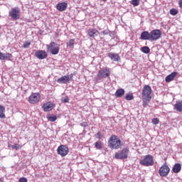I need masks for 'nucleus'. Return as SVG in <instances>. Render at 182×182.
Wrapping results in <instances>:
<instances>
[{
  "instance_id": "obj_1",
  "label": "nucleus",
  "mask_w": 182,
  "mask_h": 182,
  "mask_svg": "<svg viewBox=\"0 0 182 182\" xmlns=\"http://www.w3.org/2000/svg\"><path fill=\"white\" fill-rule=\"evenodd\" d=\"M108 146L112 150H117L122 147V141L117 135H112L108 141Z\"/></svg>"
},
{
  "instance_id": "obj_2",
  "label": "nucleus",
  "mask_w": 182,
  "mask_h": 182,
  "mask_svg": "<svg viewBox=\"0 0 182 182\" xmlns=\"http://www.w3.org/2000/svg\"><path fill=\"white\" fill-rule=\"evenodd\" d=\"M129 148H124L122 151L116 152L114 159L116 160H126L129 157Z\"/></svg>"
},
{
  "instance_id": "obj_3",
  "label": "nucleus",
  "mask_w": 182,
  "mask_h": 182,
  "mask_svg": "<svg viewBox=\"0 0 182 182\" xmlns=\"http://www.w3.org/2000/svg\"><path fill=\"white\" fill-rule=\"evenodd\" d=\"M140 164L141 166H145L146 167H149V166L154 165V158L151 155H146L144 159L140 161Z\"/></svg>"
},
{
  "instance_id": "obj_4",
  "label": "nucleus",
  "mask_w": 182,
  "mask_h": 182,
  "mask_svg": "<svg viewBox=\"0 0 182 182\" xmlns=\"http://www.w3.org/2000/svg\"><path fill=\"white\" fill-rule=\"evenodd\" d=\"M9 16L11 17L13 21H18L21 18V10L19 8L15 7L9 11Z\"/></svg>"
},
{
  "instance_id": "obj_5",
  "label": "nucleus",
  "mask_w": 182,
  "mask_h": 182,
  "mask_svg": "<svg viewBox=\"0 0 182 182\" xmlns=\"http://www.w3.org/2000/svg\"><path fill=\"white\" fill-rule=\"evenodd\" d=\"M73 78V74H70V75H64L58 78L56 82L57 83H60V85H66L69 83V82L72 81Z\"/></svg>"
},
{
  "instance_id": "obj_6",
  "label": "nucleus",
  "mask_w": 182,
  "mask_h": 182,
  "mask_svg": "<svg viewBox=\"0 0 182 182\" xmlns=\"http://www.w3.org/2000/svg\"><path fill=\"white\" fill-rule=\"evenodd\" d=\"M159 176L161 177H166V176H168L170 173V167L167 163H165L159 170Z\"/></svg>"
},
{
  "instance_id": "obj_7",
  "label": "nucleus",
  "mask_w": 182,
  "mask_h": 182,
  "mask_svg": "<svg viewBox=\"0 0 182 182\" xmlns=\"http://www.w3.org/2000/svg\"><path fill=\"white\" fill-rule=\"evenodd\" d=\"M48 49L50 51L52 55H58L59 53V45L56 44L55 42H51L48 46Z\"/></svg>"
},
{
  "instance_id": "obj_8",
  "label": "nucleus",
  "mask_w": 182,
  "mask_h": 182,
  "mask_svg": "<svg viewBox=\"0 0 182 182\" xmlns=\"http://www.w3.org/2000/svg\"><path fill=\"white\" fill-rule=\"evenodd\" d=\"M151 87L149 85H145L142 90V97L147 98V99H151Z\"/></svg>"
},
{
  "instance_id": "obj_9",
  "label": "nucleus",
  "mask_w": 182,
  "mask_h": 182,
  "mask_svg": "<svg viewBox=\"0 0 182 182\" xmlns=\"http://www.w3.org/2000/svg\"><path fill=\"white\" fill-rule=\"evenodd\" d=\"M39 100H41V95L38 92L31 94L28 97V102L31 105H35L36 103H38Z\"/></svg>"
},
{
  "instance_id": "obj_10",
  "label": "nucleus",
  "mask_w": 182,
  "mask_h": 182,
  "mask_svg": "<svg viewBox=\"0 0 182 182\" xmlns=\"http://www.w3.org/2000/svg\"><path fill=\"white\" fill-rule=\"evenodd\" d=\"M151 33V41H159V38H161V31L159 29L153 30L150 32Z\"/></svg>"
},
{
  "instance_id": "obj_11",
  "label": "nucleus",
  "mask_w": 182,
  "mask_h": 182,
  "mask_svg": "<svg viewBox=\"0 0 182 182\" xmlns=\"http://www.w3.org/2000/svg\"><path fill=\"white\" fill-rule=\"evenodd\" d=\"M57 152L62 157H65V156H68V153H69V149L67 148V146L65 145H60L58 146Z\"/></svg>"
},
{
  "instance_id": "obj_12",
  "label": "nucleus",
  "mask_w": 182,
  "mask_h": 182,
  "mask_svg": "<svg viewBox=\"0 0 182 182\" xmlns=\"http://www.w3.org/2000/svg\"><path fill=\"white\" fill-rule=\"evenodd\" d=\"M97 76L102 79L109 77V76H110V70H109V68H102V70H99Z\"/></svg>"
},
{
  "instance_id": "obj_13",
  "label": "nucleus",
  "mask_w": 182,
  "mask_h": 182,
  "mask_svg": "<svg viewBox=\"0 0 182 182\" xmlns=\"http://www.w3.org/2000/svg\"><path fill=\"white\" fill-rule=\"evenodd\" d=\"M35 56L38 59H46V58H48V53L43 50H38L36 52Z\"/></svg>"
},
{
  "instance_id": "obj_14",
  "label": "nucleus",
  "mask_w": 182,
  "mask_h": 182,
  "mask_svg": "<svg viewBox=\"0 0 182 182\" xmlns=\"http://www.w3.org/2000/svg\"><path fill=\"white\" fill-rule=\"evenodd\" d=\"M87 33L90 38H96L99 35V31L96 28H90L87 31Z\"/></svg>"
},
{
  "instance_id": "obj_15",
  "label": "nucleus",
  "mask_w": 182,
  "mask_h": 182,
  "mask_svg": "<svg viewBox=\"0 0 182 182\" xmlns=\"http://www.w3.org/2000/svg\"><path fill=\"white\" fill-rule=\"evenodd\" d=\"M56 8L58 11H60V12H63V11H66V9H68V3L66 2L58 3L56 5Z\"/></svg>"
},
{
  "instance_id": "obj_16",
  "label": "nucleus",
  "mask_w": 182,
  "mask_h": 182,
  "mask_svg": "<svg viewBox=\"0 0 182 182\" xmlns=\"http://www.w3.org/2000/svg\"><path fill=\"white\" fill-rule=\"evenodd\" d=\"M55 107V105L53 103L48 102L46 104H43L42 108L43 109L44 112H50Z\"/></svg>"
},
{
  "instance_id": "obj_17",
  "label": "nucleus",
  "mask_w": 182,
  "mask_h": 182,
  "mask_svg": "<svg viewBox=\"0 0 182 182\" xmlns=\"http://www.w3.org/2000/svg\"><path fill=\"white\" fill-rule=\"evenodd\" d=\"M140 39H142V41H151V33L149 31L142 32Z\"/></svg>"
},
{
  "instance_id": "obj_18",
  "label": "nucleus",
  "mask_w": 182,
  "mask_h": 182,
  "mask_svg": "<svg viewBox=\"0 0 182 182\" xmlns=\"http://www.w3.org/2000/svg\"><path fill=\"white\" fill-rule=\"evenodd\" d=\"M108 58H110L113 62H119L120 60V56L117 53H109Z\"/></svg>"
},
{
  "instance_id": "obj_19",
  "label": "nucleus",
  "mask_w": 182,
  "mask_h": 182,
  "mask_svg": "<svg viewBox=\"0 0 182 182\" xmlns=\"http://www.w3.org/2000/svg\"><path fill=\"white\" fill-rule=\"evenodd\" d=\"M176 76H177V72H173L170 75H167L165 78L166 83H169V82L174 80V77H176Z\"/></svg>"
},
{
  "instance_id": "obj_20",
  "label": "nucleus",
  "mask_w": 182,
  "mask_h": 182,
  "mask_svg": "<svg viewBox=\"0 0 182 182\" xmlns=\"http://www.w3.org/2000/svg\"><path fill=\"white\" fill-rule=\"evenodd\" d=\"M173 109L176 110V112H182V100L176 102V103L174 105Z\"/></svg>"
},
{
  "instance_id": "obj_21",
  "label": "nucleus",
  "mask_w": 182,
  "mask_h": 182,
  "mask_svg": "<svg viewBox=\"0 0 182 182\" xmlns=\"http://www.w3.org/2000/svg\"><path fill=\"white\" fill-rule=\"evenodd\" d=\"M172 171H173V173H180V171H181V164H176L173 168Z\"/></svg>"
},
{
  "instance_id": "obj_22",
  "label": "nucleus",
  "mask_w": 182,
  "mask_h": 182,
  "mask_svg": "<svg viewBox=\"0 0 182 182\" xmlns=\"http://www.w3.org/2000/svg\"><path fill=\"white\" fill-rule=\"evenodd\" d=\"M124 95V90L123 89H119L115 92L116 97H122Z\"/></svg>"
},
{
  "instance_id": "obj_23",
  "label": "nucleus",
  "mask_w": 182,
  "mask_h": 182,
  "mask_svg": "<svg viewBox=\"0 0 182 182\" xmlns=\"http://www.w3.org/2000/svg\"><path fill=\"white\" fill-rule=\"evenodd\" d=\"M150 100H151V98H144V97H142V102H143L142 106L144 107H147V106H149V102Z\"/></svg>"
},
{
  "instance_id": "obj_24",
  "label": "nucleus",
  "mask_w": 182,
  "mask_h": 182,
  "mask_svg": "<svg viewBox=\"0 0 182 182\" xmlns=\"http://www.w3.org/2000/svg\"><path fill=\"white\" fill-rule=\"evenodd\" d=\"M95 146L97 149V150H102V149H103V144L100 141H97V142H95Z\"/></svg>"
},
{
  "instance_id": "obj_25",
  "label": "nucleus",
  "mask_w": 182,
  "mask_h": 182,
  "mask_svg": "<svg viewBox=\"0 0 182 182\" xmlns=\"http://www.w3.org/2000/svg\"><path fill=\"white\" fill-rule=\"evenodd\" d=\"M47 119L49 122H56L58 117L56 115L52 114L47 117Z\"/></svg>"
},
{
  "instance_id": "obj_26",
  "label": "nucleus",
  "mask_w": 182,
  "mask_h": 182,
  "mask_svg": "<svg viewBox=\"0 0 182 182\" xmlns=\"http://www.w3.org/2000/svg\"><path fill=\"white\" fill-rule=\"evenodd\" d=\"M11 58H12V54L4 53V60H10Z\"/></svg>"
},
{
  "instance_id": "obj_27",
  "label": "nucleus",
  "mask_w": 182,
  "mask_h": 182,
  "mask_svg": "<svg viewBox=\"0 0 182 182\" xmlns=\"http://www.w3.org/2000/svg\"><path fill=\"white\" fill-rule=\"evenodd\" d=\"M141 52H143V53H150V48H149L148 46H144L141 48Z\"/></svg>"
},
{
  "instance_id": "obj_28",
  "label": "nucleus",
  "mask_w": 182,
  "mask_h": 182,
  "mask_svg": "<svg viewBox=\"0 0 182 182\" xmlns=\"http://www.w3.org/2000/svg\"><path fill=\"white\" fill-rule=\"evenodd\" d=\"M132 5L133 6H139L140 5V0H132Z\"/></svg>"
},
{
  "instance_id": "obj_29",
  "label": "nucleus",
  "mask_w": 182,
  "mask_h": 182,
  "mask_svg": "<svg viewBox=\"0 0 182 182\" xmlns=\"http://www.w3.org/2000/svg\"><path fill=\"white\" fill-rule=\"evenodd\" d=\"M125 99L126 100H133L134 97H133L132 94H126Z\"/></svg>"
},
{
  "instance_id": "obj_30",
  "label": "nucleus",
  "mask_w": 182,
  "mask_h": 182,
  "mask_svg": "<svg viewBox=\"0 0 182 182\" xmlns=\"http://www.w3.org/2000/svg\"><path fill=\"white\" fill-rule=\"evenodd\" d=\"M11 148L14 149V150H20V149H21L22 146L18 144H15L11 146Z\"/></svg>"
},
{
  "instance_id": "obj_31",
  "label": "nucleus",
  "mask_w": 182,
  "mask_h": 182,
  "mask_svg": "<svg viewBox=\"0 0 182 182\" xmlns=\"http://www.w3.org/2000/svg\"><path fill=\"white\" fill-rule=\"evenodd\" d=\"M29 46H31V41H26V42L23 43L22 48H24V49H26V48H29Z\"/></svg>"
},
{
  "instance_id": "obj_32",
  "label": "nucleus",
  "mask_w": 182,
  "mask_h": 182,
  "mask_svg": "<svg viewBox=\"0 0 182 182\" xmlns=\"http://www.w3.org/2000/svg\"><path fill=\"white\" fill-rule=\"evenodd\" d=\"M68 46H70V48H72L73 45H75V40L70 39L68 43H67Z\"/></svg>"
},
{
  "instance_id": "obj_33",
  "label": "nucleus",
  "mask_w": 182,
  "mask_h": 182,
  "mask_svg": "<svg viewBox=\"0 0 182 182\" xmlns=\"http://www.w3.org/2000/svg\"><path fill=\"white\" fill-rule=\"evenodd\" d=\"M171 15H177L178 14V11L176 9H172L170 10Z\"/></svg>"
},
{
  "instance_id": "obj_34",
  "label": "nucleus",
  "mask_w": 182,
  "mask_h": 182,
  "mask_svg": "<svg viewBox=\"0 0 182 182\" xmlns=\"http://www.w3.org/2000/svg\"><path fill=\"white\" fill-rule=\"evenodd\" d=\"M159 122H160V121L159 120L158 118H154V119H152V123H153V124H159Z\"/></svg>"
},
{
  "instance_id": "obj_35",
  "label": "nucleus",
  "mask_w": 182,
  "mask_h": 182,
  "mask_svg": "<svg viewBox=\"0 0 182 182\" xmlns=\"http://www.w3.org/2000/svg\"><path fill=\"white\" fill-rule=\"evenodd\" d=\"M63 103H69V97H65L62 100Z\"/></svg>"
},
{
  "instance_id": "obj_36",
  "label": "nucleus",
  "mask_w": 182,
  "mask_h": 182,
  "mask_svg": "<svg viewBox=\"0 0 182 182\" xmlns=\"http://www.w3.org/2000/svg\"><path fill=\"white\" fill-rule=\"evenodd\" d=\"M95 137H97V139H102V137H103V136L102 135V134L100 133V132H98L97 133V134H95Z\"/></svg>"
},
{
  "instance_id": "obj_37",
  "label": "nucleus",
  "mask_w": 182,
  "mask_h": 182,
  "mask_svg": "<svg viewBox=\"0 0 182 182\" xmlns=\"http://www.w3.org/2000/svg\"><path fill=\"white\" fill-rule=\"evenodd\" d=\"M18 182H28V179L25 177H21L19 178Z\"/></svg>"
},
{
  "instance_id": "obj_38",
  "label": "nucleus",
  "mask_w": 182,
  "mask_h": 182,
  "mask_svg": "<svg viewBox=\"0 0 182 182\" xmlns=\"http://www.w3.org/2000/svg\"><path fill=\"white\" fill-rule=\"evenodd\" d=\"M80 126H81L82 127H87L88 124H87V122H82L80 123Z\"/></svg>"
},
{
  "instance_id": "obj_39",
  "label": "nucleus",
  "mask_w": 182,
  "mask_h": 182,
  "mask_svg": "<svg viewBox=\"0 0 182 182\" xmlns=\"http://www.w3.org/2000/svg\"><path fill=\"white\" fill-rule=\"evenodd\" d=\"M102 35H109L110 33V31L109 30H105L101 32Z\"/></svg>"
},
{
  "instance_id": "obj_40",
  "label": "nucleus",
  "mask_w": 182,
  "mask_h": 182,
  "mask_svg": "<svg viewBox=\"0 0 182 182\" xmlns=\"http://www.w3.org/2000/svg\"><path fill=\"white\" fill-rule=\"evenodd\" d=\"M0 113H5V108L2 105H0Z\"/></svg>"
},
{
  "instance_id": "obj_41",
  "label": "nucleus",
  "mask_w": 182,
  "mask_h": 182,
  "mask_svg": "<svg viewBox=\"0 0 182 182\" xmlns=\"http://www.w3.org/2000/svg\"><path fill=\"white\" fill-rule=\"evenodd\" d=\"M5 117H6L5 116V113L1 112V113H0V119H5Z\"/></svg>"
},
{
  "instance_id": "obj_42",
  "label": "nucleus",
  "mask_w": 182,
  "mask_h": 182,
  "mask_svg": "<svg viewBox=\"0 0 182 182\" xmlns=\"http://www.w3.org/2000/svg\"><path fill=\"white\" fill-rule=\"evenodd\" d=\"M0 60H4V53L0 52Z\"/></svg>"
},
{
  "instance_id": "obj_43",
  "label": "nucleus",
  "mask_w": 182,
  "mask_h": 182,
  "mask_svg": "<svg viewBox=\"0 0 182 182\" xmlns=\"http://www.w3.org/2000/svg\"><path fill=\"white\" fill-rule=\"evenodd\" d=\"M178 5H179L180 8H182V0L179 1Z\"/></svg>"
},
{
  "instance_id": "obj_44",
  "label": "nucleus",
  "mask_w": 182,
  "mask_h": 182,
  "mask_svg": "<svg viewBox=\"0 0 182 182\" xmlns=\"http://www.w3.org/2000/svg\"><path fill=\"white\" fill-rule=\"evenodd\" d=\"M0 182H4V178H0Z\"/></svg>"
},
{
  "instance_id": "obj_45",
  "label": "nucleus",
  "mask_w": 182,
  "mask_h": 182,
  "mask_svg": "<svg viewBox=\"0 0 182 182\" xmlns=\"http://www.w3.org/2000/svg\"><path fill=\"white\" fill-rule=\"evenodd\" d=\"M101 1H103L104 2H106V1H107V0H101Z\"/></svg>"
}]
</instances>
